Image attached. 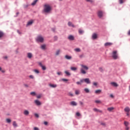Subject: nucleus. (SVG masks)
<instances>
[{"label": "nucleus", "mask_w": 130, "mask_h": 130, "mask_svg": "<svg viewBox=\"0 0 130 130\" xmlns=\"http://www.w3.org/2000/svg\"><path fill=\"white\" fill-rule=\"evenodd\" d=\"M35 103L36 104V105H38V106H39V105H41V102H40V101L38 100L35 101Z\"/></svg>", "instance_id": "obj_7"}, {"label": "nucleus", "mask_w": 130, "mask_h": 130, "mask_svg": "<svg viewBox=\"0 0 130 130\" xmlns=\"http://www.w3.org/2000/svg\"><path fill=\"white\" fill-rule=\"evenodd\" d=\"M34 130H39V128H38V127H35L34 128Z\"/></svg>", "instance_id": "obj_52"}, {"label": "nucleus", "mask_w": 130, "mask_h": 130, "mask_svg": "<svg viewBox=\"0 0 130 130\" xmlns=\"http://www.w3.org/2000/svg\"><path fill=\"white\" fill-rule=\"evenodd\" d=\"M124 124L125 126H128V125H129V123H128V122H127V121H125L124 122Z\"/></svg>", "instance_id": "obj_23"}, {"label": "nucleus", "mask_w": 130, "mask_h": 130, "mask_svg": "<svg viewBox=\"0 0 130 130\" xmlns=\"http://www.w3.org/2000/svg\"><path fill=\"white\" fill-rule=\"evenodd\" d=\"M41 68L43 71H45V70H46V67L45 66H43Z\"/></svg>", "instance_id": "obj_41"}, {"label": "nucleus", "mask_w": 130, "mask_h": 130, "mask_svg": "<svg viewBox=\"0 0 130 130\" xmlns=\"http://www.w3.org/2000/svg\"><path fill=\"white\" fill-rule=\"evenodd\" d=\"M24 87H25V88H28V84H24Z\"/></svg>", "instance_id": "obj_59"}, {"label": "nucleus", "mask_w": 130, "mask_h": 130, "mask_svg": "<svg viewBox=\"0 0 130 130\" xmlns=\"http://www.w3.org/2000/svg\"><path fill=\"white\" fill-rule=\"evenodd\" d=\"M101 92H102V90L101 89H98L95 91V94H100Z\"/></svg>", "instance_id": "obj_19"}, {"label": "nucleus", "mask_w": 130, "mask_h": 130, "mask_svg": "<svg viewBox=\"0 0 130 130\" xmlns=\"http://www.w3.org/2000/svg\"><path fill=\"white\" fill-rule=\"evenodd\" d=\"M64 73L67 75V76H71V73L68 71H64Z\"/></svg>", "instance_id": "obj_28"}, {"label": "nucleus", "mask_w": 130, "mask_h": 130, "mask_svg": "<svg viewBox=\"0 0 130 130\" xmlns=\"http://www.w3.org/2000/svg\"><path fill=\"white\" fill-rule=\"evenodd\" d=\"M44 40V39L41 36H38L37 38V41H38V42H43Z\"/></svg>", "instance_id": "obj_4"}, {"label": "nucleus", "mask_w": 130, "mask_h": 130, "mask_svg": "<svg viewBox=\"0 0 130 130\" xmlns=\"http://www.w3.org/2000/svg\"><path fill=\"white\" fill-rule=\"evenodd\" d=\"M108 111H109L110 112L112 111L113 110H114V107H110L107 108Z\"/></svg>", "instance_id": "obj_14"}, {"label": "nucleus", "mask_w": 130, "mask_h": 130, "mask_svg": "<svg viewBox=\"0 0 130 130\" xmlns=\"http://www.w3.org/2000/svg\"><path fill=\"white\" fill-rule=\"evenodd\" d=\"M68 26H69L70 27H73V28H75V25L73 24V23H72V22L69 21L68 22Z\"/></svg>", "instance_id": "obj_9"}, {"label": "nucleus", "mask_w": 130, "mask_h": 130, "mask_svg": "<svg viewBox=\"0 0 130 130\" xmlns=\"http://www.w3.org/2000/svg\"><path fill=\"white\" fill-rule=\"evenodd\" d=\"M65 58H66V59H68V60L72 59V56L66 55L65 56Z\"/></svg>", "instance_id": "obj_16"}, {"label": "nucleus", "mask_w": 130, "mask_h": 130, "mask_svg": "<svg viewBox=\"0 0 130 130\" xmlns=\"http://www.w3.org/2000/svg\"><path fill=\"white\" fill-rule=\"evenodd\" d=\"M46 47V45H42L41 46V49H43V50L45 49Z\"/></svg>", "instance_id": "obj_31"}, {"label": "nucleus", "mask_w": 130, "mask_h": 130, "mask_svg": "<svg viewBox=\"0 0 130 130\" xmlns=\"http://www.w3.org/2000/svg\"><path fill=\"white\" fill-rule=\"evenodd\" d=\"M57 74L58 76H60V75H61V72H57Z\"/></svg>", "instance_id": "obj_51"}, {"label": "nucleus", "mask_w": 130, "mask_h": 130, "mask_svg": "<svg viewBox=\"0 0 130 130\" xmlns=\"http://www.w3.org/2000/svg\"><path fill=\"white\" fill-rule=\"evenodd\" d=\"M113 44L112 43L107 42L105 44V46H111Z\"/></svg>", "instance_id": "obj_10"}, {"label": "nucleus", "mask_w": 130, "mask_h": 130, "mask_svg": "<svg viewBox=\"0 0 130 130\" xmlns=\"http://www.w3.org/2000/svg\"><path fill=\"white\" fill-rule=\"evenodd\" d=\"M50 11H51V6L49 4H45L44 6V13H50Z\"/></svg>", "instance_id": "obj_2"}, {"label": "nucleus", "mask_w": 130, "mask_h": 130, "mask_svg": "<svg viewBox=\"0 0 130 130\" xmlns=\"http://www.w3.org/2000/svg\"><path fill=\"white\" fill-rule=\"evenodd\" d=\"M125 2V0H119V4H123Z\"/></svg>", "instance_id": "obj_35"}, {"label": "nucleus", "mask_w": 130, "mask_h": 130, "mask_svg": "<svg viewBox=\"0 0 130 130\" xmlns=\"http://www.w3.org/2000/svg\"><path fill=\"white\" fill-rule=\"evenodd\" d=\"M84 91L86 92V93H89V92H90V90L88 88H85Z\"/></svg>", "instance_id": "obj_38"}, {"label": "nucleus", "mask_w": 130, "mask_h": 130, "mask_svg": "<svg viewBox=\"0 0 130 130\" xmlns=\"http://www.w3.org/2000/svg\"><path fill=\"white\" fill-rule=\"evenodd\" d=\"M111 84H112L114 87H118V84L115 82H111Z\"/></svg>", "instance_id": "obj_15"}, {"label": "nucleus", "mask_w": 130, "mask_h": 130, "mask_svg": "<svg viewBox=\"0 0 130 130\" xmlns=\"http://www.w3.org/2000/svg\"><path fill=\"white\" fill-rule=\"evenodd\" d=\"M84 81L85 83H86V84H91V81H90V79H89V78L84 79Z\"/></svg>", "instance_id": "obj_6"}, {"label": "nucleus", "mask_w": 130, "mask_h": 130, "mask_svg": "<svg viewBox=\"0 0 130 130\" xmlns=\"http://www.w3.org/2000/svg\"><path fill=\"white\" fill-rule=\"evenodd\" d=\"M128 35H130V30H129L128 32Z\"/></svg>", "instance_id": "obj_64"}, {"label": "nucleus", "mask_w": 130, "mask_h": 130, "mask_svg": "<svg viewBox=\"0 0 130 130\" xmlns=\"http://www.w3.org/2000/svg\"><path fill=\"white\" fill-rule=\"evenodd\" d=\"M32 24H33V21H30L27 23V26H30V25H32Z\"/></svg>", "instance_id": "obj_30"}, {"label": "nucleus", "mask_w": 130, "mask_h": 130, "mask_svg": "<svg viewBox=\"0 0 130 130\" xmlns=\"http://www.w3.org/2000/svg\"><path fill=\"white\" fill-rule=\"evenodd\" d=\"M35 116H36V117H37V118L39 117V115H38V114L37 113H35Z\"/></svg>", "instance_id": "obj_48"}, {"label": "nucleus", "mask_w": 130, "mask_h": 130, "mask_svg": "<svg viewBox=\"0 0 130 130\" xmlns=\"http://www.w3.org/2000/svg\"><path fill=\"white\" fill-rule=\"evenodd\" d=\"M99 71L101 72H103L104 70H103V68H99Z\"/></svg>", "instance_id": "obj_46"}, {"label": "nucleus", "mask_w": 130, "mask_h": 130, "mask_svg": "<svg viewBox=\"0 0 130 130\" xmlns=\"http://www.w3.org/2000/svg\"><path fill=\"white\" fill-rule=\"evenodd\" d=\"M92 39H96L97 38V34H93L92 36Z\"/></svg>", "instance_id": "obj_17"}, {"label": "nucleus", "mask_w": 130, "mask_h": 130, "mask_svg": "<svg viewBox=\"0 0 130 130\" xmlns=\"http://www.w3.org/2000/svg\"><path fill=\"white\" fill-rule=\"evenodd\" d=\"M29 78H30V79H34V76H33V75H30L29 76Z\"/></svg>", "instance_id": "obj_49"}, {"label": "nucleus", "mask_w": 130, "mask_h": 130, "mask_svg": "<svg viewBox=\"0 0 130 130\" xmlns=\"http://www.w3.org/2000/svg\"><path fill=\"white\" fill-rule=\"evenodd\" d=\"M37 98H38V99H40L41 98V95H37Z\"/></svg>", "instance_id": "obj_50"}, {"label": "nucleus", "mask_w": 130, "mask_h": 130, "mask_svg": "<svg viewBox=\"0 0 130 130\" xmlns=\"http://www.w3.org/2000/svg\"><path fill=\"white\" fill-rule=\"evenodd\" d=\"M81 69H80V72L81 74H83V75H86V74H87L86 71H88V70H89V68L87 66L84 64H81Z\"/></svg>", "instance_id": "obj_1"}, {"label": "nucleus", "mask_w": 130, "mask_h": 130, "mask_svg": "<svg viewBox=\"0 0 130 130\" xmlns=\"http://www.w3.org/2000/svg\"><path fill=\"white\" fill-rule=\"evenodd\" d=\"M77 70H78V68H77L76 67H71V71H77Z\"/></svg>", "instance_id": "obj_29"}, {"label": "nucleus", "mask_w": 130, "mask_h": 130, "mask_svg": "<svg viewBox=\"0 0 130 130\" xmlns=\"http://www.w3.org/2000/svg\"><path fill=\"white\" fill-rule=\"evenodd\" d=\"M125 112H129L130 111V109H129V107H126L124 108V109Z\"/></svg>", "instance_id": "obj_12"}, {"label": "nucleus", "mask_w": 130, "mask_h": 130, "mask_svg": "<svg viewBox=\"0 0 130 130\" xmlns=\"http://www.w3.org/2000/svg\"><path fill=\"white\" fill-rule=\"evenodd\" d=\"M76 84H77V85H81V82H77Z\"/></svg>", "instance_id": "obj_61"}, {"label": "nucleus", "mask_w": 130, "mask_h": 130, "mask_svg": "<svg viewBox=\"0 0 130 130\" xmlns=\"http://www.w3.org/2000/svg\"><path fill=\"white\" fill-rule=\"evenodd\" d=\"M92 84L93 85V86H95V87H97L98 85V82H93Z\"/></svg>", "instance_id": "obj_37"}, {"label": "nucleus", "mask_w": 130, "mask_h": 130, "mask_svg": "<svg viewBox=\"0 0 130 130\" xmlns=\"http://www.w3.org/2000/svg\"><path fill=\"white\" fill-rule=\"evenodd\" d=\"M86 2H87L88 3H90L91 4H92V3H94V1L93 0H86Z\"/></svg>", "instance_id": "obj_40"}, {"label": "nucleus", "mask_w": 130, "mask_h": 130, "mask_svg": "<svg viewBox=\"0 0 130 130\" xmlns=\"http://www.w3.org/2000/svg\"><path fill=\"white\" fill-rule=\"evenodd\" d=\"M28 7H29V5H28L24 6V8H25V9H26V8H28Z\"/></svg>", "instance_id": "obj_55"}, {"label": "nucleus", "mask_w": 130, "mask_h": 130, "mask_svg": "<svg viewBox=\"0 0 130 130\" xmlns=\"http://www.w3.org/2000/svg\"><path fill=\"white\" fill-rule=\"evenodd\" d=\"M95 103L99 104V103H101V101H99V100H96V101H95Z\"/></svg>", "instance_id": "obj_45"}, {"label": "nucleus", "mask_w": 130, "mask_h": 130, "mask_svg": "<svg viewBox=\"0 0 130 130\" xmlns=\"http://www.w3.org/2000/svg\"><path fill=\"white\" fill-rule=\"evenodd\" d=\"M75 94H76V95H79V94H80V90H75Z\"/></svg>", "instance_id": "obj_33"}, {"label": "nucleus", "mask_w": 130, "mask_h": 130, "mask_svg": "<svg viewBox=\"0 0 130 130\" xmlns=\"http://www.w3.org/2000/svg\"><path fill=\"white\" fill-rule=\"evenodd\" d=\"M61 80H62L63 82H68V81H69V80H68V79H64V78L62 79Z\"/></svg>", "instance_id": "obj_43"}, {"label": "nucleus", "mask_w": 130, "mask_h": 130, "mask_svg": "<svg viewBox=\"0 0 130 130\" xmlns=\"http://www.w3.org/2000/svg\"><path fill=\"white\" fill-rule=\"evenodd\" d=\"M4 35H5V34L2 31H0V38H2V37H4Z\"/></svg>", "instance_id": "obj_25"}, {"label": "nucleus", "mask_w": 130, "mask_h": 130, "mask_svg": "<svg viewBox=\"0 0 130 130\" xmlns=\"http://www.w3.org/2000/svg\"><path fill=\"white\" fill-rule=\"evenodd\" d=\"M70 104L71 105H72V106H77V105H78V104L75 101L71 102Z\"/></svg>", "instance_id": "obj_8"}, {"label": "nucleus", "mask_w": 130, "mask_h": 130, "mask_svg": "<svg viewBox=\"0 0 130 130\" xmlns=\"http://www.w3.org/2000/svg\"><path fill=\"white\" fill-rule=\"evenodd\" d=\"M6 121L7 122H8V123H11V122L12 121V120H11L10 119H7Z\"/></svg>", "instance_id": "obj_39"}, {"label": "nucleus", "mask_w": 130, "mask_h": 130, "mask_svg": "<svg viewBox=\"0 0 130 130\" xmlns=\"http://www.w3.org/2000/svg\"><path fill=\"white\" fill-rule=\"evenodd\" d=\"M112 58L114 59H117V58H118V55L117 54V51L115 50V51H113L112 52Z\"/></svg>", "instance_id": "obj_3"}, {"label": "nucleus", "mask_w": 130, "mask_h": 130, "mask_svg": "<svg viewBox=\"0 0 130 130\" xmlns=\"http://www.w3.org/2000/svg\"><path fill=\"white\" fill-rule=\"evenodd\" d=\"M68 39L69 40H74L75 39V38H74V36H70L69 37H68Z\"/></svg>", "instance_id": "obj_18"}, {"label": "nucleus", "mask_w": 130, "mask_h": 130, "mask_svg": "<svg viewBox=\"0 0 130 130\" xmlns=\"http://www.w3.org/2000/svg\"><path fill=\"white\" fill-rule=\"evenodd\" d=\"M93 111H94L95 112H100V113H102V111L97 108H93Z\"/></svg>", "instance_id": "obj_11"}, {"label": "nucleus", "mask_w": 130, "mask_h": 130, "mask_svg": "<svg viewBox=\"0 0 130 130\" xmlns=\"http://www.w3.org/2000/svg\"><path fill=\"white\" fill-rule=\"evenodd\" d=\"M110 97H111V98H114V96H113V94H110Z\"/></svg>", "instance_id": "obj_60"}, {"label": "nucleus", "mask_w": 130, "mask_h": 130, "mask_svg": "<svg viewBox=\"0 0 130 130\" xmlns=\"http://www.w3.org/2000/svg\"><path fill=\"white\" fill-rule=\"evenodd\" d=\"M23 114L24 115H29V111L27 110H25L23 112Z\"/></svg>", "instance_id": "obj_13"}, {"label": "nucleus", "mask_w": 130, "mask_h": 130, "mask_svg": "<svg viewBox=\"0 0 130 130\" xmlns=\"http://www.w3.org/2000/svg\"><path fill=\"white\" fill-rule=\"evenodd\" d=\"M79 57H80V58H82V57H84V55H83V54L80 55L79 56Z\"/></svg>", "instance_id": "obj_58"}, {"label": "nucleus", "mask_w": 130, "mask_h": 130, "mask_svg": "<svg viewBox=\"0 0 130 130\" xmlns=\"http://www.w3.org/2000/svg\"><path fill=\"white\" fill-rule=\"evenodd\" d=\"M77 116H81V114L79 112L76 113Z\"/></svg>", "instance_id": "obj_47"}, {"label": "nucleus", "mask_w": 130, "mask_h": 130, "mask_svg": "<svg viewBox=\"0 0 130 130\" xmlns=\"http://www.w3.org/2000/svg\"><path fill=\"white\" fill-rule=\"evenodd\" d=\"M68 95H69L70 97H73L74 96V94L70 92L68 93Z\"/></svg>", "instance_id": "obj_36"}, {"label": "nucleus", "mask_w": 130, "mask_h": 130, "mask_svg": "<svg viewBox=\"0 0 130 130\" xmlns=\"http://www.w3.org/2000/svg\"><path fill=\"white\" fill-rule=\"evenodd\" d=\"M38 2V0H35L33 2V3H31V6H35Z\"/></svg>", "instance_id": "obj_22"}, {"label": "nucleus", "mask_w": 130, "mask_h": 130, "mask_svg": "<svg viewBox=\"0 0 130 130\" xmlns=\"http://www.w3.org/2000/svg\"><path fill=\"white\" fill-rule=\"evenodd\" d=\"M98 16L99 18H102L103 17V12L100 11L98 12Z\"/></svg>", "instance_id": "obj_5"}, {"label": "nucleus", "mask_w": 130, "mask_h": 130, "mask_svg": "<svg viewBox=\"0 0 130 130\" xmlns=\"http://www.w3.org/2000/svg\"><path fill=\"white\" fill-rule=\"evenodd\" d=\"M101 125H102L103 126H106V123L104 122H100Z\"/></svg>", "instance_id": "obj_26"}, {"label": "nucleus", "mask_w": 130, "mask_h": 130, "mask_svg": "<svg viewBox=\"0 0 130 130\" xmlns=\"http://www.w3.org/2000/svg\"><path fill=\"white\" fill-rule=\"evenodd\" d=\"M4 58H5V59H8V56H5L4 57Z\"/></svg>", "instance_id": "obj_63"}, {"label": "nucleus", "mask_w": 130, "mask_h": 130, "mask_svg": "<svg viewBox=\"0 0 130 130\" xmlns=\"http://www.w3.org/2000/svg\"><path fill=\"white\" fill-rule=\"evenodd\" d=\"M75 51L76 52H80L81 51V49L80 48H76L74 49Z\"/></svg>", "instance_id": "obj_27"}, {"label": "nucleus", "mask_w": 130, "mask_h": 130, "mask_svg": "<svg viewBox=\"0 0 130 130\" xmlns=\"http://www.w3.org/2000/svg\"><path fill=\"white\" fill-rule=\"evenodd\" d=\"M49 86L52 88H56V87H57V85L56 84H49Z\"/></svg>", "instance_id": "obj_20"}, {"label": "nucleus", "mask_w": 130, "mask_h": 130, "mask_svg": "<svg viewBox=\"0 0 130 130\" xmlns=\"http://www.w3.org/2000/svg\"><path fill=\"white\" fill-rule=\"evenodd\" d=\"M35 73H36V74H39V71L38 70H34Z\"/></svg>", "instance_id": "obj_44"}, {"label": "nucleus", "mask_w": 130, "mask_h": 130, "mask_svg": "<svg viewBox=\"0 0 130 130\" xmlns=\"http://www.w3.org/2000/svg\"><path fill=\"white\" fill-rule=\"evenodd\" d=\"M78 32L79 33V34H81V35H82V34H83V33H84V31H83V30H82L81 29H79Z\"/></svg>", "instance_id": "obj_34"}, {"label": "nucleus", "mask_w": 130, "mask_h": 130, "mask_svg": "<svg viewBox=\"0 0 130 130\" xmlns=\"http://www.w3.org/2000/svg\"><path fill=\"white\" fill-rule=\"evenodd\" d=\"M129 129V127L128 126H125V130Z\"/></svg>", "instance_id": "obj_57"}, {"label": "nucleus", "mask_w": 130, "mask_h": 130, "mask_svg": "<svg viewBox=\"0 0 130 130\" xmlns=\"http://www.w3.org/2000/svg\"><path fill=\"white\" fill-rule=\"evenodd\" d=\"M79 103L80 105H84V103H83V102H79Z\"/></svg>", "instance_id": "obj_54"}, {"label": "nucleus", "mask_w": 130, "mask_h": 130, "mask_svg": "<svg viewBox=\"0 0 130 130\" xmlns=\"http://www.w3.org/2000/svg\"><path fill=\"white\" fill-rule=\"evenodd\" d=\"M44 123L45 125H47V124H48V122H47V121H45L44 122Z\"/></svg>", "instance_id": "obj_53"}, {"label": "nucleus", "mask_w": 130, "mask_h": 130, "mask_svg": "<svg viewBox=\"0 0 130 130\" xmlns=\"http://www.w3.org/2000/svg\"><path fill=\"white\" fill-rule=\"evenodd\" d=\"M60 53V50H58L56 51V55H58Z\"/></svg>", "instance_id": "obj_32"}, {"label": "nucleus", "mask_w": 130, "mask_h": 130, "mask_svg": "<svg viewBox=\"0 0 130 130\" xmlns=\"http://www.w3.org/2000/svg\"><path fill=\"white\" fill-rule=\"evenodd\" d=\"M54 40L56 41V40H57V37L56 36H55V37H54Z\"/></svg>", "instance_id": "obj_56"}, {"label": "nucleus", "mask_w": 130, "mask_h": 130, "mask_svg": "<svg viewBox=\"0 0 130 130\" xmlns=\"http://www.w3.org/2000/svg\"><path fill=\"white\" fill-rule=\"evenodd\" d=\"M30 95H32V96H35L36 95V93L35 92H30Z\"/></svg>", "instance_id": "obj_42"}, {"label": "nucleus", "mask_w": 130, "mask_h": 130, "mask_svg": "<svg viewBox=\"0 0 130 130\" xmlns=\"http://www.w3.org/2000/svg\"><path fill=\"white\" fill-rule=\"evenodd\" d=\"M39 66H40V67H42L43 65L42 64V63L40 62V63H39Z\"/></svg>", "instance_id": "obj_62"}, {"label": "nucleus", "mask_w": 130, "mask_h": 130, "mask_svg": "<svg viewBox=\"0 0 130 130\" xmlns=\"http://www.w3.org/2000/svg\"><path fill=\"white\" fill-rule=\"evenodd\" d=\"M27 57L28 58H32V53H27Z\"/></svg>", "instance_id": "obj_21"}, {"label": "nucleus", "mask_w": 130, "mask_h": 130, "mask_svg": "<svg viewBox=\"0 0 130 130\" xmlns=\"http://www.w3.org/2000/svg\"><path fill=\"white\" fill-rule=\"evenodd\" d=\"M13 126H14V127H17V126H18V124L16 122V121H13Z\"/></svg>", "instance_id": "obj_24"}]
</instances>
